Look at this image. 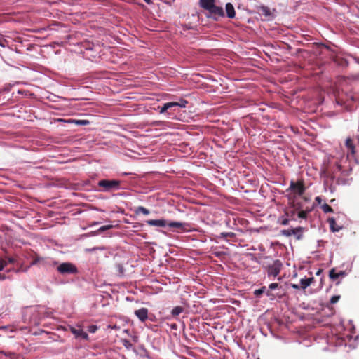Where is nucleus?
<instances>
[{
    "label": "nucleus",
    "mask_w": 359,
    "mask_h": 359,
    "mask_svg": "<svg viewBox=\"0 0 359 359\" xmlns=\"http://www.w3.org/2000/svg\"><path fill=\"white\" fill-rule=\"evenodd\" d=\"M57 271L62 274H71L76 273L77 269L73 264L65 262L58 266Z\"/></svg>",
    "instance_id": "nucleus-2"
},
{
    "label": "nucleus",
    "mask_w": 359,
    "mask_h": 359,
    "mask_svg": "<svg viewBox=\"0 0 359 359\" xmlns=\"http://www.w3.org/2000/svg\"><path fill=\"white\" fill-rule=\"evenodd\" d=\"M229 235H228V233H222V237H227L229 236Z\"/></svg>",
    "instance_id": "nucleus-38"
},
{
    "label": "nucleus",
    "mask_w": 359,
    "mask_h": 359,
    "mask_svg": "<svg viewBox=\"0 0 359 359\" xmlns=\"http://www.w3.org/2000/svg\"><path fill=\"white\" fill-rule=\"evenodd\" d=\"M282 263L279 260L274 261L271 265H269L267 268V273L269 276L276 277L281 269Z\"/></svg>",
    "instance_id": "nucleus-3"
},
{
    "label": "nucleus",
    "mask_w": 359,
    "mask_h": 359,
    "mask_svg": "<svg viewBox=\"0 0 359 359\" xmlns=\"http://www.w3.org/2000/svg\"><path fill=\"white\" fill-rule=\"evenodd\" d=\"M168 226L172 228H177L182 230H185L186 224L177 222L168 223Z\"/></svg>",
    "instance_id": "nucleus-15"
},
{
    "label": "nucleus",
    "mask_w": 359,
    "mask_h": 359,
    "mask_svg": "<svg viewBox=\"0 0 359 359\" xmlns=\"http://www.w3.org/2000/svg\"><path fill=\"white\" fill-rule=\"evenodd\" d=\"M328 223L330 224L331 231L333 232H338L342 229L341 226L336 223V221L334 218H329Z\"/></svg>",
    "instance_id": "nucleus-10"
},
{
    "label": "nucleus",
    "mask_w": 359,
    "mask_h": 359,
    "mask_svg": "<svg viewBox=\"0 0 359 359\" xmlns=\"http://www.w3.org/2000/svg\"><path fill=\"white\" fill-rule=\"evenodd\" d=\"M71 332L75 336L76 338H81L85 340L88 339V334L81 328H76L74 327H70Z\"/></svg>",
    "instance_id": "nucleus-6"
},
{
    "label": "nucleus",
    "mask_w": 359,
    "mask_h": 359,
    "mask_svg": "<svg viewBox=\"0 0 359 359\" xmlns=\"http://www.w3.org/2000/svg\"><path fill=\"white\" fill-rule=\"evenodd\" d=\"M293 231H292V229H284V230H282L281 231V234L283 236H290L292 235L293 233Z\"/></svg>",
    "instance_id": "nucleus-23"
},
{
    "label": "nucleus",
    "mask_w": 359,
    "mask_h": 359,
    "mask_svg": "<svg viewBox=\"0 0 359 359\" xmlns=\"http://www.w3.org/2000/svg\"><path fill=\"white\" fill-rule=\"evenodd\" d=\"M147 223L150 226L163 227L168 225L165 219H150L147 221Z\"/></svg>",
    "instance_id": "nucleus-9"
},
{
    "label": "nucleus",
    "mask_w": 359,
    "mask_h": 359,
    "mask_svg": "<svg viewBox=\"0 0 359 359\" xmlns=\"http://www.w3.org/2000/svg\"><path fill=\"white\" fill-rule=\"evenodd\" d=\"M68 122L74 123L80 126H86L89 124V121L88 120H69Z\"/></svg>",
    "instance_id": "nucleus-17"
},
{
    "label": "nucleus",
    "mask_w": 359,
    "mask_h": 359,
    "mask_svg": "<svg viewBox=\"0 0 359 359\" xmlns=\"http://www.w3.org/2000/svg\"><path fill=\"white\" fill-rule=\"evenodd\" d=\"M313 281L314 278L313 277L309 278H302L300 280L301 289L305 290L309 286H310Z\"/></svg>",
    "instance_id": "nucleus-11"
},
{
    "label": "nucleus",
    "mask_w": 359,
    "mask_h": 359,
    "mask_svg": "<svg viewBox=\"0 0 359 359\" xmlns=\"http://www.w3.org/2000/svg\"><path fill=\"white\" fill-rule=\"evenodd\" d=\"M97 249H99V248H92V249H87V250H86V251H89V252H90V251L96 250H97Z\"/></svg>",
    "instance_id": "nucleus-35"
},
{
    "label": "nucleus",
    "mask_w": 359,
    "mask_h": 359,
    "mask_svg": "<svg viewBox=\"0 0 359 359\" xmlns=\"http://www.w3.org/2000/svg\"><path fill=\"white\" fill-rule=\"evenodd\" d=\"M135 316L142 322H144L148 318V309L147 308H141L135 311Z\"/></svg>",
    "instance_id": "nucleus-8"
},
{
    "label": "nucleus",
    "mask_w": 359,
    "mask_h": 359,
    "mask_svg": "<svg viewBox=\"0 0 359 359\" xmlns=\"http://www.w3.org/2000/svg\"><path fill=\"white\" fill-rule=\"evenodd\" d=\"M306 212L302 210L298 212V217L301 219H305L306 217Z\"/></svg>",
    "instance_id": "nucleus-27"
},
{
    "label": "nucleus",
    "mask_w": 359,
    "mask_h": 359,
    "mask_svg": "<svg viewBox=\"0 0 359 359\" xmlns=\"http://www.w3.org/2000/svg\"><path fill=\"white\" fill-rule=\"evenodd\" d=\"M88 330L90 333H95L97 330V326L92 325L88 327Z\"/></svg>",
    "instance_id": "nucleus-25"
},
{
    "label": "nucleus",
    "mask_w": 359,
    "mask_h": 359,
    "mask_svg": "<svg viewBox=\"0 0 359 359\" xmlns=\"http://www.w3.org/2000/svg\"><path fill=\"white\" fill-rule=\"evenodd\" d=\"M108 328L109 329H112V330H119L120 327L118 326H117L116 325H108Z\"/></svg>",
    "instance_id": "nucleus-30"
},
{
    "label": "nucleus",
    "mask_w": 359,
    "mask_h": 359,
    "mask_svg": "<svg viewBox=\"0 0 359 359\" xmlns=\"http://www.w3.org/2000/svg\"><path fill=\"white\" fill-rule=\"evenodd\" d=\"M188 102L185 100H180V102H171L165 103L161 107L159 108V113L164 114L168 109H171L174 107H180L181 108H185Z\"/></svg>",
    "instance_id": "nucleus-1"
},
{
    "label": "nucleus",
    "mask_w": 359,
    "mask_h": 359,
    "mask_svg": "<svg viewBox=\"0 0 359 359\" xmlns=\"http://www.w3.org/2000/svg\"><path fill=\"white\" fill-rule=\"evenodd\" d=\"M340 299V296L339 295H334L333 297H332V298L330 299V303L334 304L335 303H337Z\"/></svg>",
    "instance_id": "nucleus-26"
},
{
    "label": "nucleus",
    "mask_w": 359,
    "mask_h": 359,
    "mask_svg": "<svg viewBox=\"0 0 359 359\" xmlns=\"http://www.w3.org/2000/svg\"><path fill=\"white\" fill-rule=\"evenodd\" d=\"M278 283H271V284L269 285V289L270 290H275V289H276V288H278Z\"/></svg>",
    "instance_id": "nucleus-29"
},
{
    "label": "nucleus",
    "mask_w": 359,
    "mask_h": 359,
    "mask_svg": "<svg viewBox=\"0 0 359 359\" xmlns=\"http://www.w3.org/2000/svg\"><path fill=\"white\" fill-rule=\"evenodd\" d=\"M266 294L268 297H271L272 296L271 293V290L269 289L266 292Z\"/></svg>",
    "instance_id": "nucleus-32"
},
{
    "label": "nucleus",
    "mask_w": 359,
    "mask_h": 359,
    "mask_svg": "<svg viewBox=\"0 0 359 359\" xmlns=\"http://www.w3.org/2000/svg\"><path fill=\"white\" fill-rule=\"evenodd\" d=\"M290 189L292 190L295 194L301 196L304 192V187L302 182H291Z\"/></svg>",
    "instance_id": "nucleus-5"
},
{
    "label": "nucleus",
    "mask_w": 359,
    "mask_h": 359,
    "mask_svg": "<svg viewBox=\"0 0 359 359\" xmlns=\"http://www.w3.org/2000/svg\"><path fill=\"white\" fill-rule=\"evenodd\" d=\"M292 231H293L294 232L292 235H296L297 239H300L304 231V228L299 226L294 229H292Z\"/></svg>",
    "instance_id": "nucleus-16"
},
{
    "label": "nucleus",
    "mask_w": 359,
    "mask_h": 359,
    "mask_svg": "<svg viewBox=\"0 0 359 359\" xmlns=\"http://www.w3.org/2000/svg\"><path fill=\"white\" fill-rule=\"evenodd\" d=\"M287 223H288V220H287V219H285V220H283V222H282V224H284V225L287 224Z\"/></svg>",
    "instance_id": "nucleus-36"
},
{
    "label": "nucleus",
    "mask_w": 359,
    "mask_h": 359,
    "mask_svg": "<svg viewBox=\"0 0 359 359\" xmlns=\"http://www.w3.org/2000/svg\"><path fill=\"white\" fill-rule=\"evenodd\" d=\"M5 278L4 276H0V280H4Z\"/></svg>",
    "instance_id": "nucleus-40"
},
{
    "label": "nucleus",
    "mask_w": 359,
    "mask_h": 359,
    "mask_svg": "<svg viewBox=\"0 0 359 359\" xmlns=\"http://www.w3.org/2000/svg\"><path fill=\"white\" fill-rule=\"evenodd\" d=\"M123 344L126 346H128V345H130V344L129 343V341L128 340H124L123 341Z\"/></svg>",
    "instance_id": "nucleus-33"
},
{
    "label": "nucleus",
    "mask_w": 359,
    "mask_h": 359,
    "mask_svg": "<svg viewBox=\"0 0 359 359\" xmlns=\"http://www.w3.org/2000/svg\"><path fill=\"white\" fill-rule=\"evenodd\" d=\"M183 308L181 307V306H175L172 310V314L175 316H179L180 313H182L183 312Z\"/></svg>",
    "instance_id": "nucleus-18"
},
{
    "label": "nucleus",
    "mask_w": 359,
    "mask_h": 359,
    "mask_svg": "<svg viewBox=\"0 0 359 359\" xmlns=\"http://www.w3.org/2000/svg\"><path fill=\"white\" fill-rule=\"evenodd\" d=\"M291 287L294 289H296V290H299L301 288V286H299V285L297 284H292L291 285Z\"/></svg>",
    "instance_id": "nucleus-31"
},
{
    "label": "nucleus",
    "mask_w": 359,
    "mask_h": 359,
    "mask_svg": "<svg viewBox=\"0 0 359 359\" xmlns=\"http://www.w3.org/2000/svg\"><path fill=\"white\" fill-rule=\"evenodd\" d=\"M338 273L339 274V277L343 276L344 275V272H343V271H340Z\"/></svg>",
    "instance_id": "nucleus-37"
},
{
    "label": "nucleus",
    "mask_w": 359,
    "mask_h": 359,
    "mask_svg": "<svg viewBox=\"0 0 359 359\" xmlns=\"http://www.w3.org/2000/svg\"><path fill=\"white\" fill-rule=\"evenodd\" d=\"M15 262V259L13 258H8V262L9 263H13Z\"/></svg>",
    "instance_id": "nucleus-34"
},
{
    "label": "nucleus",
    "mask_w": 359,
    "mask_h": 359,
    "mask_svg": "<svg viewBox=\"0 0 359 359\" xmlns=\"http://www.w3.org/2000/svg\"><path fill=\"white\" fill-rule=\"evenodd\" d=\"M226 11L227 16L229 18H233L236 15L235 10L233 6L231 3H227L226 4Z\"/></svg>",
    "instance_id": "nucleus-13"
},
{
    "label": "nucleus",
    "mask_w": 359,
    "mask_h": 359,
    "mask_svg": "<svg viewBox=\"0 0 359 359\" xmlns=\"http://www.w3.org/2000/svg\"><path fill=\"white\" fill-rule=\"evenodd\" d=\"M7 263L5 260H0V271L7 266Z\"/></svg>",
    "instance_id": "nucleus-28"
},
{
    "label": "nucleus",
    "mask_w": 359,
    "mask_h": 359,
    "mask_svg": "<svg viewBox=\"0 0 359 359\" xmlns=\"http://www.w3.org/2000/svg\"><path fill=\"white\" fill-rule=\"evenodd\" d=\"M212 15L218 17H223L224 16V12L223 11V8L220 6H217L215 5V3H214L211 8H210L208 10Z\"/></svg>",
    "instance_id": "nucleus-7"
},
{
    "label": "nucleus",
    "mask_w": 359,
    "mask_h": 359,
    "mask_svg": "<svg viewBox=\"0 0 359 359\" xmlns=\"http://www.w3.org/2000/svg\"><path fill=\"white\" fill-rule=\"evenodd\" d=\"M345 145L347 149L350 151V153L353 155L355 153V145L353 144V140L351 137H348L346 140Z\"/></svg>",
    "instance_id": "nucleus-12"
},
{
    "label": "nucleus",
    "mask_w": 359,
    "mask_h": 359,
    "mask_svg": "<svg viewBox=\"0 0 359 359\" xmlns=\"http://www.w3.org/2000/svg\"><path fill=\"white\" fill-rule=\"evenodd\" d=\"M215 3V0H199V4L201 7L205 10H208L211 8L212 5Z\"/></svg>",
    "instance_id": "nucleus-14"
},
{
    "label": "nucleus",
    "mask_w": 359,
    "mask_h": 359,
    "mask_svg": "<svg viewBox=\"0 0 359 359\" xmlns=\"http://www.w3.org/2000/svg\"><path fill=\"white\" fill-rule=\"evenodd\" d=\"M111 228H112V225H104V226L100 227V229H98V231L103 232V231L110 229Z\"/></svg>",
    "instance_id": "nucleus-24"
},
{
    "label": "nucleus",
    "mask_w": 359,
    "mask_h": 359,
    "mask_svg": "<svg viewBox=\"0 0 359 359\" xmlns=\"http://www.w3.org/2000/svg\"><path fill=\"white\" fill-rule=\"evenodd\" d=\"M321 208L323 210V212L325 213L333 212V209L329 205H327L326 203L323 204L322 205Z\"/></svg>",
    "instance_id": "nucleus-21"
},
{
    "label": "nucleus",
    "mask_w": 359,
    "mask_h": 359,
    "mask_svg": "<svg viewBox=\"0 0 359 359\" xmlns=\"http://www.w3.org/2000/svg\"><path fill=\"white\" fill-rule=\"evenodd\" d=\"M145 2L149 4L151 3L153 0H144Z\"/></svg>",
    "instance_id": "nucleus-39"
},
{
    "label": "nucleus",
    "mask_w": 359,
    "mask_h": 359,
    "mask_svg": "<svg viewBox=\"0 0 359 359\" xmlns=\"http://www.w3.org/2000/svg\"><path fill=\"white\" fill-rule=\"evenodd\" d=\"M119 182L117 180H100L98 182V185L104 188V191H110L112 189L118 188L119 186Z\"/></svg>",
    "instance_id": "nucleus-4"
},
{
    "label": "nucleus",
    "mask_w": 359,
    "mask_h": 359,
    "mask_svg": "<svg viewBox=\"0 0 359 359\" xmlns=\"http://www.w3.org/2000/svg\"><path fill=\"white\" fill-rule=\"evenodd\" d=\"M329 276H330V278L332 280H336L338 278H339V274L338 273H336L335 270L334 269L330 270Z\"/></svg>",
    "instance_id": "nucleus-20"
},
{
    "label": "nucleus",
    "mask_w": 359,
    "mask_h": 359,
    "mask_svg": "<svg viewBox=\"0 0 359 359\" xmlns=\"http://www.w3.org/2000/svg\"><path fill=\"white\" fill-rule=\"evenodd\" d=\"M264 292H266V287H262L260 289L255 290L254 292V294L256 297H259L261 294H262Z\"/></svg>",
    "instance_id": "nucleus-22"
},
{
    "label": "nucleus",
    "mask_w": 359,
    "mask_h": 359,
    "mask_svg": "<svg viewBox=\"0 0 359 359\" xmlns=\"http://www.w3.org/2000/svg\"><path fill=\"white\" fill-rule=\"evenodd\" d=\"M142 213L145 215H147L149 214V210L147 208H145L144 207H142V206H140L137 208V210H136V213Z\"/></svg>",
    "instance_id": "nucleus-19"
},
{
    "label": "nucleus",
    "mask_w": 359,
    "mask_h": 359,
    "mask_svg": "<svg viewBox=\"0 0 359 359\" xmlns=\"http://www.w3.org/2000/svg\"><path fill=\"white\" fill-rule=\"evenodd\" d=\"M0 46H4L1 43H0Z\"/></svg>",
    "instance_id": "nucleus-42"
},
{
    "label": "nucleus",
    "mask_w": 359,
    "mask_h": 359,
    "mask_svg": "<svg viewBox=\"0 0 359 359\" xmlns=\"http://www.w3.org/2000/svg\"><path fill=\"white\" fill-rule=\"evenodd\" d=\"M316 201L320 202V198L319 197H316Z\"/></svg>",
    "instance_id": "nucleus-41"
}]
</instances>
